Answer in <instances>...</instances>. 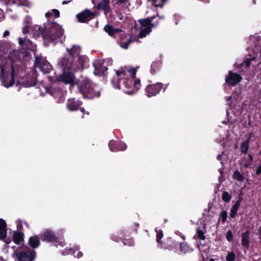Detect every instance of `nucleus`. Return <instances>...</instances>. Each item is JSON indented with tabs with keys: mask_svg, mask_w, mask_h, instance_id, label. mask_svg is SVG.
Masks as SVG:
<instances>
[{
	"mask_svg": "<svg viewBox=\"0 0 261 261\" xmlns=\"http://www.w3.org/2000/svg\"><path fill=\"white\" fill-rule=\"evenodd\" d=\"M76 66H0V81L6 88L12 86L15 82L24 87L36 84L37 70L47 74L51 81H62L72 85L74 83Z\"/></svg>",
	"mask_w": 261,
	"mask_h": 261,
	"instance_id": "nucleus-1",
	"label": "nucleus"
},
{
	"mask_svg": "<svg viewBox=\"0 0 261 261\" xmlns=\"http://www.w3.org/2000/svg\"><path fill=\"white\" fill-rule=\"evenodd\" d=\"M139 66H116L115 75L111 80L114 88L122 89L129 95H133L140 89V79L137 72Z\"/></svg>",
	"mask_w": 261,
	"mask_h": 261,
	"instance_id": "nucleus-2",
	"label": "nucleus"
},
{
	"mask_svg": "<svg viewBox=\"0 0 261 261\" xmlns=\"http://www.w3.org/2000/svg\"><path fill=\"white\" fill-rule=\"evenodd\" d=\"M77 85L81 94L87 98L99 97L100 95V88L87 77L79 81Z\"/></svg>",
	"mask_w": 261,
	"mask_h": 261,
	"instance_id": "nucleus-3",
	"label": "nucleus"
},
{
	"mask_svg": "<svg viewBox=\"0 0 261 261\" xmlns=\"http://www.w3.org/2000/svg\"><path fill=\"white\" fill-rule=\"evenodd\" d=\"M63 34L64 31L60 25L55 22H47L45 24L43 38L45 40L56 43L60 41Z\"/></svg>",
	"mask_w": 261,
	"mask_h": 261,
	"instance_id": "nucleus-4",
	"label": "nucleus"
},
{
	"mask_svg": "<svg viewBox=\"0 0 261 261\" xmlns=\"http://www.w3.org/2000/svg\"><path fill=\"white\" fill-rule=\"evenodd\" d=\"M3 56L0 55V65H12L14 63L27 64L30 59V54L27 52H22L20 49H14L10 51L8 56V59L4 62L2 61Z\"/></svg>",
	"mask_w": 261,
	"mask_h": 261,
	"instance_id": "nucleus-5",
	"label": "nucleus"
},
{
	"mask_svg": "<svg viewBox=\"0 0 261 261\" xmlns=\"http://www.w3.org/2000/svg\"><path fill=\"white\" fill-rule=\"evenodd\" d=\"M40 237L43 241L51 243L56 247H62L65 245L64 242L59 240L55 232L50 229H47L43 231L40 233Z\"/></svg>",
	"mask_w": 261,
	"mask_h": 261,
	"instance_id": "nucleus-6",
	"label": "nucleus"
},
{
	"mask_svg": "<svg viewBox=\"0 0 261 261\" xmlns=\"http://www.w3.org/2000/svg\"><path fill=\"white\" fill-rule=\"evenodd\" d=\"M139 22L140 24L139 37L142 38L151 32V28L154 25L151 23V20L150 18L140 19L139 20Z\"/></svg>",
	"mask_w": 261,
	"mask_h": 261,
	"instance_id": "nucleus-7",
	"label": "nucleus"
},
{
	"mask_svg": "<svg viewBox=\"0 0 261 261\" xmlns=\"http://www.w3.org/2000/svg\"><path fill=\"white\" fill-rule=\"evenodd\" d=\"M24 241L23 234L18 231H14L13 234V241H8L6 240L5 242L7 244V247L12 248L14 252L17 250L14 244L21 245Z\"/></svg>",
	"mask_w": 261,
	"mask_h": 261,
	"instance_id": "nucleus-8",
	"label": "nucleus"
},
{
	"mask_svg": "<svg viewBox=\"0 0 261 261\" xmlns=\"http://www.w3.org/2000/svg\"><path fill=\"white\" fill-rule=\"evenodd\" d=\"M19 261H33L36 257V252L32 249H27L19 253L14 252Z\"/></svg>",
	"mask_w": 261,
	"mask_h": 261,
	"instance_id": "nucleus-9",
	"label": "nucleus"
},
{
	"mask_svg": "<svg viewBox=\"0 0 261 261\" xmlns=\"http://www.w3.org/2000/svg\"><path fill=\"white\" fill-rule=\"evenodd\" d=\"M18 44L20 47V49L22 52L27 51L29 54V50L35 51L37 48V46L35 44L33 43L31 41L25 37L19 38Z\"/></svg>",
	"mask_w": 261,
	"mask_h": 261,
	"instance_id": "nucleus-10",
	"label": "nucleus"
},
{
	"mask_svg": "<svg viewBox=\"0 0 261 261\" xmlns=\"http://www.w3.org/2000/svg\"><path fill=\"white\" fill-rule=\"evenodd\" d=\"M253 55H248L244 60L245 65H250V64L259 65L261 64V53L255 51L253 49Z\"/></svg>",
	"mask_w": 261,
	"mask_h": 261,
	"instance_id": "nucleus-11",
	"label": "nucleus"
},
{
	"mask_svg": "<svg viewBox=\"0 0 261 261\" xmlns=\"http://www.w3.org/2000/svg\"><path fill=\"white\" fill-rule=\"evenodd\" d=\"M163 88V84L162 83H156L155 84L149 85L145 89L146 95L148 97L156 96Z\"/></svg>",
	"mask_w": 261,
	"mask_h": 261,
	"instance_id": "nucleus-12",
	"label": "nucleus"
},
{
	"mask_svg": "<svg viewBox=\"0 0 261 261\" xmlns=\"http://www.w3.org/2000/svg\"><path fill=\"white\" fill-rule=\"evenodd\" d=\"M47 92L57 98L58 103L63 102L65 100V97L66 95V92L63 91L59 88L47 89Z\"/></svg>",
	"mask_w": 261,
	"mask_h": 261,
	"instance_id": "nucleus-13",
	"label": "nucleus"
},
{
	"mask_svg": "<svg viewBox=\"0 0 261 261\" xmlns=\"http://www.w3.org/2000/svg\"><path fill=\"white\" fill-rule=\"evenodd\" d=\"M242 79V78L239 74L229 71L225 77V82L228 86H234L238 84Z\"/></svg>",
	"mask_w": 261,
	"mask_h": 261,
	"instance_id": "nucleus-14",
	"label": "nucleus"
},
{
	"mask_svg": "<svg viewBox=\"0 0 261 261\" xmlns=\"http://www.w3.org/2000/svg\"><path fill=\"white\" fill-rule=\"evenodd\" d=\"M95 16L94 13L91 12L89 10H86L76 15V18L80 22L85 23L87 22Z\"/></svg>",
	"mask_w": 261,
	"mask_h": 261,
	"instance_id": "nucleus-15",
	"label": "nucleus"
},
{
	"mask_svg": "<svg viewBox=\"0 0 261 261\" xmlns=\"http://www.w3.org/2000/svg\"><path fill=\"white\" fill-rule=\"evenodd\" d=\"M61 253L64 255L72 254L77 258L81 257L83 255V253L79 251V247L77 245H75L72 247H66L61 252Z\"/></svg>",
	"mask_w": 261,
	"mask_h": 261,
	"instance_id": "nucleus-16",
	"label": "nucleus"
},
{
	"mask_svg": "<svg viewBox=\"0 0 261 261\" xmlns=\"http://www.w3.org/2000/svg\"><path fill=\"white\" fill-rule=\"evenodd\" d=\"M110 149L112 151H123L126 148V145L121 141L111 140L109 143Z\"/></svg>",
	"mask_w": 261,
	"mask_h": 261,
	"instance_id": "nucleus-17",
	"label": "nucleus"
},
{
	"mask_svg": "<svg viewBox=\"0 0 261 261\" xmlns=\"http://www.w3.org/2000/svg\"><path fill=\"white\" fill-rule=\"evenodd\" d=\"M82 103V101L78 99L75 98H69L66 103V107L68 110L74 111L77 110Z\"/></svg>",
	"mask_w": 261,
	"mask_h": 261,
	"instance_id": "nucleus-18",
	"label": "nucleus"
},
{
	"mask_svg": "<svg viewBox=\"0 0 261 261\" xmlns=\"http://www.w3.org/2000/svg\"><path fill=\"white\" fill-rule=\"evenodd\" d=\"M93 73L96 76L105 77L108 74V68L107 66H94Z\"/></svg>",
	"mask_w": 261,
	"mask_h": 261,
	"instance_id": "nucleus-19",
	"label": "nucleus"
},
{
	"mask_svg": "<svg viewBox=\"0 0 261 261\" xmlns=\"http://www.w3.org/2000/svg\"><path fill=\"white\" fill-rule=\"evenodd\" d=\"M0 2L6 6H12V5H27L26 0H0Z\"/></svg>",
	"mask_w": 261,
	"mask_h": 261,
	"instance_id": "nucleus-20",
	"label": "nucleus"
},
{
	"mask_svg": "<svg viewBox=\"0 0 261 261\" xmlns=\"http://www.w3.org/2000/svg\"><path fill=\"white\" fill-rule=\"evenodd\" d=\"M73 64V59L69 54L63 57L59 62V65H69Z\"/></svg>",
	"mask_w": 261,
	"mask_h": 261,
	"instance_id": "nucleus-21",
	"label": "nucleus"
},
{
	"mask_svg": "<svg viewBox=\"0 0 261 261\" xmlns=\"http://www.w3.org/2000/svg\"><path fill=\"white\" fill-rule=\"evenodd\" d=\"M68 54L70 55L74 60L76 57L80 56L81 48L79 46L73 45L71 49H68Z\"/></svg>",
	"mask_w": 261,
	"mask_h": 261,
	"instance_id": "nucleus-22",
	"label": "nucleus"
},
{
	"mask_svg": "<svg viewBox=\"0 0 261 261\" xmlns=\"http://www.w3.org/2000/svg\"><path fill=\"white\" fill-rule=\"evenodd\" d=\"M241 203V199H239L237 200L235 204L231 207L230 209V217L234 218L237 214L238 211Z\"/></svg>",
	"mask_w": 261,
	"mask_h": 261,
	"instance_id": "nucleus-23",
	"label": "nucleus"
},
{
	"mask_svg": "<svg viewBox=\"0 0 261 261\" xmlns=\"http://www.w3.org/2000/svg\"><path fill=\"white\" fill-rule=\"evenodd\" d=\"M241 243L243 246L246 247V248L249 247L250 244L249 230H246L245 232L242 233Z\"/></svg>",
	"mask_w": 261,
	"mask_h": 261,
	"instance_id": "nucleus-24",
	"label": "nucleus"
},
{
	"mask_svg": "<svg viewBox=\"0 0 261 261\" xmlns=\"http://www.w3.org/2000/svg\"><path fill=\"white\" fill-rule=\"evenodd\" d=\"M6 235V223L4 220L0 219V239L3 240L5 239Z\"/></svg>",
	"mask_w": 261,
	"mask_h": 261,
	"instance_id": "nucleus-25",
	"label": "nucleus"
},
{
	"mask_svg": "<svg viewBox=\"0 0 261 261\" xmlns=\"http://www.w3.org/2000/svg\"><path fill=\"white\" fill-rule=\"evenodd\" d=\"M49 63L46 60V57L41 55L35 56V65H47Z\"/></svg>",
	"mask_w": 261,
	"mask_h": 261,
	"instance_id": "nucleus-26",
	"label": "nucleus"
},
{
	"mask_svg": "<svg viewBox=\"0 0 261 261\" xmlns=\"http://www.w3.org/2000/svg\"><path fill=\"white\" fill-rule=\"evenodd\" d=\"M29 243L30 246L33 248H37L40 244V240L38 236H34L30 238Z\"/></svg>",
	"mask_w": 261,
	"mask_h": 261,
	"instance_id": "nucleus-27",
	"label": "nucleus"
},
{
	"mask_svg": "<svg viewBox=\"0 0 261 261\" xmlns=\"http://www.w3.org/2000/svg\"><path fill=\"white\" fill-rule=\"evenodd\" d=\"M45 31V28H42L41 27L36 25L33 27V35L35 37H39L40 35L43 37V34H44Z\"/></svg>",
	"mask_w": 261,
	"mask_h": 261,
	"instance_id": "nucleus-28",
	"label": "nucleus"
},
{
	"mask_svg": "<svg viewBox=\"0 0 261 261\" xmlns=\"http://www.w3.org/2000/svg\"><path fill=\"white\" fill-rule=\"evenodd\" d=\"M180 251L184 253H189L192 252L193 249L189 246L187 243L184 242L180 244Z\"/></svg>",
	"mask_w": 261,
	"mask_h": 261,
	"instance_id": "nucleus-29",
	"label": "nucleus"
},
{
	"mask_svg": "<svg viewBox=\"0 0 261 261\" xmlns=\"http://www.w3.org/2000/svg\"><path fill=\"white\" fill-rule=\"evenodd\" d=\"M105 31L110 36H113L116 33L120 32L118 29H115L110 25H106L104 28Z\"/></svg>",
	"mask_w": 261,
	"mask_h": 261,
	"instance_id": "nucleus-30",
	"label": "nucleus"
},
{
	"mask_svg": "<svg viewBox=\"0 0 261 261\" xmlns=\"http://www.w3.org/2000/svg\"><path fill=\"white\" fill-rule=\"evenodd\" d=\"M109 3V0H102L98 5L99 8L105 11V13L108 12L110 10Z\"/></svg>",
	"mask_w": 261,
	"mask_h": 261,
	"instance_id": "nucleus-31",
	"label": "nucleus"
},
{
	"mask_svg": "<svg viewBox=\"0 0 261 261\" xmlns=\"http://www.w3.org/2000/svg\"><path fill=\"white\" fill-rule=\"evenodd\" d=\"M10 44L5 41H0V52L5 53L10 47Z\"/></svg>",
	"mask_w": 261,
	"mask_h": 261,
	"instance_id": "nucleus-32",
	"label": "nucleus"
},
{
	"mask_svg": "<svg viewBox=\"0 0 261 261\" xmlns=\"http://www.w3.org/2000/svg\"><path fill=\"white\" fill-rule=\"evenodd\" d=\"M250 142V138L244 141L241 145V151L242 152L246 154L247 152L249 144Z\"/></svg>",
	"mask_w": 261,
	"mask_h": 261,
	"instance_id": "nucleus-33",
	"label": "nucleus"
},
{
	"mask_svg": "<svg viewBox=\"0 0 261 261\" xmlns=\"http://www.w3.org/2000/svg\"><path fill=\"white\" fill-rule=\"evenodd\" d=\"M229 109H227V122L232 123L233 120H234L233 119L232 117V112L234 113V115H237L234 112H233V110L232 109V106L230 103H229Z\"/></svg>",
	"mask_w": 261,
	"mask_h": 261,
	"instance_id": "nucleus-34",
	"label": "nucleus"
},
{
	"mask_svg": "<svg viewBox=\"0 0 261 261\" xmlns=\"http://www.w3.org/2000/svg\"><path fill=\"white\" fill-rule=\"evenodd\" d=\"M227 217V212L225 210L221 211L219 214L218 222H221L223 224H224L226 222Z\"/></svg>",
	"mask_w": 261,
	"mask_h": 261,
	"instance_id": "nucleus-35",
	"label": "nucleus"
},
{
	"mask_svg": "<svg viewBox=\"0 0 261 261\" xmlns=\"http://www.w3.org/2000/svg\"><path fill=\"white\" fill-rule=\"evenodd\" d=\"M76 60L78 64L84 65L87 64L88 61V59L86 56L80 55L76 57Z\"/></svg>",
	"mask_w": 261,
	"mask_h": 261,
	"instance_id": "nucleus-36",
	"label": "nucleus"
},
{
	"mask_svg": "<svg viewBox=\"0 0 261 261\" xmlns=\"http://www.w3.org/2000/svg\"><path fill=\"white\" fill-rule=\"evenodd\" d=\"M116 4L120 5L122 7L128 8L130 5L129 0H117Z\"/></svg>",
	"mask_w": 261,
	"mask_h": 261,
	"instance_id": "nucleus-37",
	"label": "nucleus"
},
{
	"mask_svg": "<svg viewBox=\"0 0 261 261\" xmlns=\"http://www.w3.org/2000/svg\"><path fill=\"white\" fill-rule=\"evenodd\" d=\"M113 63L112 59L111 58H107L106 59H99L98 60V63L97 64L99 65H101L102 64H112Z\"/></svg>",
	"mask_w": 261,
	"mask_h": 261,
	"instance_id": "nucleus-38",
	"label": "nucleus"
},
{
	"mask_svg": "<svg viewBox=\"0 0 261 261\" xmlns=\"http://www.w3.org/2000/svg\"><path fill=\"white\" fill-rule=\"evenodd\" d=\"M155 232L156 233V242L158 244L160 243V240L163 237V233L161 229L156 228Z\"/></svg>",
	"mask_w": 261,
	"mask_h": 261,
	"instance_id": "nucleus-39",
	"label": "nucleus"
},
{
	"mask_svg": "<svg viewBox=\"0 0 261 261\" xmlns=\"http://www.w3.org/2000/svg\"><path fill=\"white\" fill-rule=\"evenodd\" d=\"M222 198L224 201L228 202L231 200V196L228 192L225 191L223 193Z\"/></svg>",
	"mask_w": 261,
	"mask_h": 261,
	"instance_id": "nucleus-40",
	"label": "nucleus"
},
{
	"mask_svg": "<svg viewBox=\"0 0 261 261\" xmlns=\"http://www.w3.org/2000/svg\"><path fill=\"white\" fill-rule=\"evenodd\" d=\"M236 259V255L233 252H229L226 256V261H234Z\"/></svg>",
	"mask_w": 261,
	"mask_h": 261,
	"instance_id": "nucleus-41",
	"label": "nucleus"
},
{
	"mask_svg": "<svg viewBox=\"0 0 261 261\" xmlns=\"http://www.w3.org/2000/svg\"><path fill=\"white\" fill-rule=\"evenodd\" d=\"M233 178L239 181H242L244 179L243 175L238 171H236L233 175Z\"/></svg>",
	"mask_w": 261,
	"mask_h": 261,
	"instance_id": "nucleus-42",
	"label": "nucleus"
},
{
	"mask_svg": "<svg viewBox=\"0 0 261 261\" xmlns=\"http://www.w3.org/2000/svg\"><path fill=\"white\" fill-rule=\"evenodd\" d=\"M195 237H197L200 240H204L205 239L204 232L202 230L200 229H197V232Z\"/></svg>",
	"mask_w": 261,
	"mask_h": 261,
	"instance_id": "nucleus-43",
	"label": "nucleus"
},
{
	"mask_svg": "<svg viewBox=\"0 0 261 261\" xmlns=\"http://www.w3.org/2000/svg\"><path fill=\"white\" fill-rule=\"evenodd\" d=\"M123 244L124 245H127L128 246H132L134 244V242L133 239H124L123 240Z\"/></svg>",
	"mask_w": 261,
	"mask_h": 261,
	"instance_id": "nucleus-44",
	"label": "nucleus"
},
{
	"mask_svg": "<svg viewBox=\"0 0 261 261\" xmlns=\"http://www.w3.org/2000/svg\"><path fill=\"white\" fill-rule=\"evenodd\" d=\"M130 42H131L130 39H128L126 42H120V46L123 48L126 49V48H127V47L129 45V44L130 43Z\"/></svg>",
	"mask_w": 261,
	"mask_h": 261,
	"instance_id": "nucleus-45",
	"label": "nucleus"
},
{
	"mask_svg": "<svg viewBox=\"0 0 261 261\" xmlns=\"http://www.w3.org/2000/svg\"><path fill=\"white\" fill-rule=\"evenodd\" d=\"M32 23V19L29 16H27L24 19V25L29 26Z\"/></svg>",
	"mask_w": 261,
	"mask_h": 261,
	"instance_id": "nucleus-46",
	"label": "nucleus"
},
{
	"mask_svg": "<svg viewBox=\"0 0 261 261\" xmlns=\"http://www.w3.org/2000/svg\"><path fill=\"white\" fill-rule=\"evenodd\" d=\"M226 240L228 242L232 241V238H233V234H232V232H231V231L230 230H228L227 231V234H226Z\"/></svg>",
	"mask_w": 261,
	"mask_h": 261,
	"instance_id": "nucleus-47",
	"label": "nucleus"
},
{
	"mask_svg": "<svg viewBox=\"0 0 261 261\" xmlns=\"http://www.w3.org/2000/svg\"><path fill=\"white\" fill-rule=\"evenodd\" d=\"M158 70V69L157 66H151L150 69V73L152 75H154L155 73H156Z\"/></svg>",
	"mask_w": 261,
	"mask_h": 261,
	"instance_id": "nucleus-48",
	"label": "nucleus"
},
{
	"mask_svg": "<svg viewBox=\"0 0 261 261\" xmlns=\"http://www.w3.org/2000/svg\"><path fill=\"white\" fill-rule=\"evenodd\" d=\"M53 13H51L52 15H54L55 17H58L60 15L59 11L57 9H53L52 10Z\"/></svg>",
	"mask_w": 261,
	"mask_h": 261,
	"instance_id": "nucleus-49",
	"label": "nucleus"
},
{
	"mask_svg": "<svg viewBox=\"0 0 261 261\" xmlns=\"http://www.w3.org/2000/svg\"><path fill=\"white\" fill-rule=\"evenodd\" d=\"M18 229L20 230L22 228V221L20 220H17L16 221Z\"/></svg>",
	"mask_w": 261,
	"mask_h": 261,
	"instance_id": "nucleus-50",
	"label": "nucleus"
},
{
	"mask_svg": "<svg viewBox=\"0 0 261 261\" xmlns=\"http://www.w3.org/2000/svg\"><path fill=\"white\" fill-rule=\"evenodd\" d=\"M29 32V26L24 25L22 29V32L24 34L28 33Z\"/></svg>",
	"mask_w": 261,
	"mask_h": 261,
	"instance_id": "nucleus-51",
	"label": "nucleus"
},
{
	"mask_svg": "<svg viewBox=\"0 0 261 261\" xmlns=\"http://www.w3.org/2000/svg\"><path fill=\"white\" fill-rule=\"evenodd\" d=\"M4 14L3 11L0 9V22L4 19Z\"/></svg>",
	"mask_w": 261,
	"mask_h": 261,
	"instance_id": "nucleus-52",
	"label": "nucleus"
},
{
	"mask_svg": "<svg viewBox=\"0 0 261 261\" xmlns=\"http://www.w3.org/2000/svg\"><path fill=\"white\" fill-rule=\"evenodd\" d=\"M256 174H261V165H259L256 169Z\"/></svg>",
	"mask_w": 261,
	"mask_h": 261,
	"instance_id": "nucleus-53",
	"label": "nucleus"
},
{
	"mask_svg": "<svg viewBox=\"0 0 261 261\" xmlns=\"http://www.w3.org/2000/svg\"><path fill=\"white\" fill-rule=\"evenodd\" d=\"M9 35V32L8 31H5L3 34V36L4 37H7Z\"/></svg>",
	"mask_w": 261,
	"mask_h": 261,
	"instance_id": "nucleus-54",
	"label": "nucleus"
},
{
	"mask_svg": "<svg viewBox=\"0 0 261 261\" xmlns=\"http://www.w3.org/2000/svg\"><path fill=\"white\" fill-rule=\"evenodd\" d=\"M112 239L115 241V242H118L119 241V239H117L116 237H115L114 236H113L112 237Z\"/></svg>",
	"mask_w": 261,
	"mask_h": 261,
	"instance_id": "nucleus-55",
	"label": "nucleus"
},
{
	"mask_svg": "<svg viewBox=\"0 0 261 261\" xmlns=\"http://www.w3.org/2000/svg\"><path fill=\"white\" fill-rule=\"evenodd\" d=\"M80 110H81V112L82 113H83V114H87V115L88 114V113H86V111H85V109H84V108H80Z\"/></svg>",
	"mask_w": 261,
	"mask_h": 261,
	"instance_id": "nucleus-56",
	"label": "nucleus"
},
{
	"mask_svg": "<svg viewBox=\"0 0 261 261\" xmlns=\"http://www.w3.org/2000/svg\"><path fill=\"white\" fill-rule=\"evenodd\" d=\"M71 0H68V1H63L62 2V4L63 5H66V4H67L68 3H69L70 2H71Z\"/></svg>",
	"mask_w": 261,
	"mask_h": 261,
	"instance_id": "nucleus-57",
	"label": "nucleus"
},
{
	"mask_svg": "<svg viewBox=\"0 0 261 261\" xmlns=\"http://www.w3.org/2000/svg\"><path fill=\"white\" fill-rule=\"evenodd\" d=\"M51 15H52V14L50 12H47L45 13V17H48L50 16Z\"/></svg>",
	"mask_w": 261,
	"mask_h": 261,
	"instance_id": "nucleus-58",
	"label": "nucleus"
},
{
	"mask_svg": "<svg viewBox=\"0 0 261 261\" xmlns=\"http://www.w3.org/2000/svg\"><path fill=\"white\" fill-rule=\"evenodd\" d=\"M23 223H24V225H25V226L27 227V228H29V224L25 221H24Z\"/></svg>",
	"mask_w": 261,
	"mask_h": 261,
	"instance_id": "nucleus-59",
	"label": "nucleus"
},
{
	"mask_svg": "<svg viewBox=\"0 0 261 261\" xmlns=\"http://www.w3.org/2000/svg\"><path fill=\"white\" fill-rule=\"evenodd\" d=\"M248 156H249V158L250 161L251 162L252 159H253L252 156L251 155H250V154H249Z\"/></svg>",
	"mask_w": 261,
	"mask_h": 261,
	"instance_id": "nucleus-60",
	"label": "nucleus"
},
{
	"mask_svg": "<svg viewBox=\"0 0 261 261\" xmlns=\"http://www.w3.org/2000/svg\"><path fill=\"white\" fill-rule=\"evenodd\" d=\"M0 261H6L4 258L2 256H0Z\"/></svg>",
	"mask_w": 261,
	"mask_h": 261,
	"instance_id": "nucleus-61",
	"label": "nucleus"
},
{
	"mask_svg": "<svg viewBox=\"0 0 261 261\" xmlns=\"http://www.w3.org/2000/svg\"><path fill=\"white\" fill-rule=\"evenodd\" d=\"M232 97L231 96H229L227 98V101H229L230 100V99H231Z\"/></svg>",
	"mask_w": 261,
	"mask_h": 261,
	"instance_id": "nucleus-62",
	"label": "nucleus"
},
{
	"mask_svg": "<svg viewBox=\"0 0 261 261\" xmlns=\"http://www.w3.org/2000/svg\"><path fill=\"white\" fill-rule=\"evenodd\" d=\"M259 234L261 235V225H260V227L259 228Z\"/></svg>",
	"mask_w": 261,
	"mask_h": 261,
	"instance_id": "nucleus-63",
	"label": "nucleus"
},
{
	"mask_svg": "<svg viewBox=\"0 0 261 261\" xmlns=\"http://www.w3.org/2000/svg\"><path fill=\"white\" fill-rule=\"evenodd\" d=\"M209 261H215L214 258H211Z\"/></svg>",
	"mask_w": 261,
	"mask_h": 261,
	"instance_id": "nucleus-64",
	"label": "nucleus"
}]
</instances>
